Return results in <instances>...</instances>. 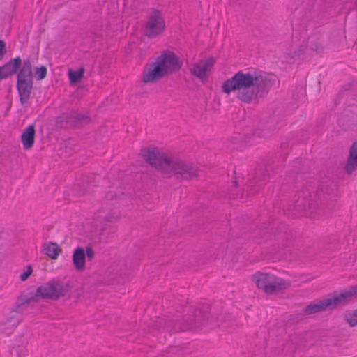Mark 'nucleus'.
Here are the masks:
<instances>
[{"instance_id":"nucleus-6","label":"nucleus","mask_w":357,"mask_h":357,"mask_svg":"<svg viewBox=\"0 0 357 357\" xmlns=\"http://www.w3.org/2000/svg\"><path fill=\"white\" fill-rule=\"evenodd\" d=\"M354 296H357V288L354 287L348 291L340 293L335 292L332 296L319 300L317 303H312L306 305L303 309V312L305 315H312L333 310L340 304L349 301Z\"/></svg>"},{"instance_id":"nucleus-10","label":"nucleus","mask_w":357,"mask_h":357,"mask_svg":"<svg viewBox=\"0 0 357 357\" xmlns=\"http://www.w3.org/2000/svg\"><path fill=\"white\" fill-rule=\"evenodd\" d=\"M141 155L146 162L151 167H155L162 174L169 169V160L171 156H168L164 153L160 151L155 147H148L142 149Z\"/></svg>"},{"instance_id":"nucleus-15","label":"nucleus","mask_w":357,"mask_h":357,"mask_svg":"<svg viewBox=\"0 0 357 357\" xmlns=\"http://www.w3.org/2000/svg\"><path fill=\"white\" fill-rule=\"evenodd\" d=\"M324 50L322 45L313 37L308 39L307 45L304 47L300 46L296 53L298 56H302L303 59H307L305 55H310L313 52L321 53Z\"/></svg>"},{"instance_id":"nucleus-8","label":"nucleus","mask_w":357,"mask_h":357,"mask_svg":"<svg viewBox=\"0 0 357 357\" xmlns=\"http://www.w3.org/2000/svg\"><path fill=\"white\" fill-rule=\"evenodd\" d=\"M168 167L169 169L164 174L165 176L173 174L177 179L191 180L199 176L197 167L179 158L171 156Z\"/></svg>"},{"instance_id":"nucleus-2","label":"nucleus","mask_w":357,"mask_h":357,"mask_svg":"<svg viewBox=\"0 0 357 357\" xmlns=\"http://www.w3.org/2000/svg\"><path fill=\"white\" fill-rule=\"evenodd\" d=\"M210 310L207 305H203L199 308L191 307L183 318L178 314L169 315L164 319L157 318L154 326H162L164 332L169 334L199 328L210 321Z\"/></svg>"},{"instance_id":"nucleus-3","label":"nucleus","mask_w":357,"mask_h":357,"mask_svg":"<svg viewBox=\"0 0 357 357\" xmlns=\"http://www.w3.org/2000/svg\"><path fill=\"white\" fill-rule=\"evenodd\" d=\"M333 192V188L328 185H321L316 191L303 189L298 194L294 209L299 215H308L317 212L320 213L324 210L325 202L331 199Z\"/></svg>"},{"instance_id":"nucleus-13","label":"nucleus","mask_w":357,"mask_h":357,"mask_svg":"<svg viewBox=\"0 0 357 357\" xmlns=\"http://www.w3.org/2000/svg\"><path fill=\"white\" fill-rule=\"evenodd\" d=\"M214 63L215 59L213 57H210L206 60H201L198 63H194L190 71L193 76H195L202 81H204L207 79L208 77V72L213 66Z\"/></svg>"},{"instance_id":"nucleus-7","label":"nucleus","mask_w":357,"mask_h":357,"mask_svg":"<svg viewBox=\"0 0 357 357\" xmlns=\"http://www.w3.org/2000/svg\"><path fill=\"white\" fill-rule=\"evenodd\" d=\"M32 64L29 59H24L23 66L17 76L16 88L19 93L21 105L29 102L33 89Z\"/></svg>"},{"instance_id":"nucleus-5","label":"nucleus","mask_w":357,"mask_h":357,"mask_svg":"<svg viewBox=\"0 0 357 357\" xmlns=\"http://www.w3.org/2000/svg\"><path fill=\"white\" fill-rule=\"evenodd\" d=\"M183 65L182 61L172 51L165 50L150 64V68L144 74L143 82H154L168 74L178 71Z\"/></svg>"},{"instance_id":"nucleus-19","label":"nucleus","mask_w":357,"mask_h":357,"mask_svg":"<svg viewBox=\"0 0 357 357\" xmlns=\"http://www.w3.org/2000/svg\"><path fill=\"white\" fill-rule=\"evenodd\" d=\"M344 169L348 174L357 169V142H354L349 149V155Z\"/></svg>"},{"instance_id":"nucleus-23","label":"nucleus","mask_w":357,"mask_h":357,"mask_svg":"<svg viewBox=\"0 0 357 357\" xmlns=\"http://www.w3.org/2000/svg\"><path fill=\"white\" fill-rule=\"evenodd\" d=\"M344 319L349 326H356L357 325V310H354L351 313L346 314Z\"/></svg>"},{"instance_id":"nucleus-28","label":"nucleus","mask_w":357,"mask_h":357,"mask_svg":"<svg viewBox=\"0 0 357 357\" xmlns=\"http://www.w3.org/2000/svg\"><path fill=\"white\" fill-rule=\"evenodd\" d=\"M33 272V268L31 266L29 265L27 266L26 267V271H24L22 274H21L20 275V280L22 281H25L31 275V274Z\"/></svg>"},{"instance_id":"nucleus-17","label":"nucleus","mask_w":357,"mask_h":357,"mask_svg":"<svg viewBox=\"0 0 357 357\" xmlns=\"http://www.w3.org/2000/svg\"><path fill=\"white\" fill-rule=\"evenodd\" d=\"M73 263L77 271H83L85 269L86 255L84 248L79 246L74 250Z\"/></svg>"},{"instance_id":"nucleus-29","label":"nucleus","mask_w":357,"mask_h":357,"mask_svg":"<svg viewBox=\"0 0 357 357\" xmlns=\"http://www.w3.org/2000/svg\"><path fill=\"white\" fill-rule=\"evenodd\" d=\"M6 43L1 40H0V61L3 59L4 54L6 53Z\"/></svg>"},{"instance_id":"nucleus-26","label":"nucleus","mask_w":357,"mask_h":357,"mask_svg":"<svg viewBox=\"0 0 357 357\" xmlns=\"http://www.w3.org/2000/svg\"><path fill=\"white\" fill-rule=\"evenodd\" d=\"M86 260L91 261L95 257V252L92 247L87 246L85 250Z\"/></svg>"},{"instance_id":"nucleus-21","label":"nucleus","mask_w":357,"mask_h":357,"mask_svg":"<svg viewBox=\"0 0 357 357\" xmlns=\"http://www.w3.org/2000/svg\"><path fill=\"white\" fill-rule=\"evenodd\" d=\"M85 69L84 67L79 68L77 70H69L68 77L71 84H76L79 82L82 78Z\"/></svg>"},{"instance_id":"nucleus-11","label":"nucleus","mask_w":357,"mask_h":357,"mask_svg":"<svg viewBox=\"0 0 357 357\" xmlns=\"http://www.w3.org/2000/svg\"><path fill=\"white\" fill-rule=\"evenodd\" d=\"M165 22L163 15L158 9H152L144 26V34L149 38H154L164 32Z\"/></svg>"},{"instance_id":"nucleus-14","label":"nucleus","mask_w":357,"mask_h":357,"mask_svg":"<svg viewBox=\"0 0 357 357\" xmlns=\"http://www.w3.org/2000/svg\"><path fill=\"white\" fill-rule=\"evenodd\" d=\"M22 66L23 63L20 56L11 59L0 67V81L15 75Z\"/></svg>"},{"instance_id":"nucleus-1","label":"nucleus","mask_w":357,"mask_h":357,"mask_svg":"<svg viewBox=\"0 0 357 357\" xmlns=\"http://www.w3.org/2000/svg\"><path fill=\"white\" fill-rule=\"evenodd\" d=\"M267 85V77L256 70L247 73L239 70L222 83V91L230 94L237 91L236 98L242 102L250 104L268 93Z\"/></svg>"},{"instance_id":"nucleus-4","label":"nucleus","mask_w":357,"mask_h":357,"mask_svg":"<svg viewBox=\"0 0 357 357\" xmlns=\"http://www.w3.org/2000/svg\"><path fill=\"white\" fill-rule=\"evenodd\" d=\"M71 289L68 283L59 280L53 279L39 286L36 291L24 293L20 296L16 301L13 312L22 313L20 307L31 301H38L39 298L56 301L61 297L68 295Z\"/></svg>"},{"instance_id":"nucleus-20","label":"nucleus","mask_w":357,"mask_h":357,"mask_svg":"<svg viewBox=\"0 0 357 357\" xmlns=\"http://www.w3.org/2000/svg\"><path fill=\"white\" fill-rule=\"evenodd\" d=\"M43 247L45 254L52 259H56L62 252L56 243L50 242L48 244H44Z\"/></svg>"},{"instance_id":"nucleus-12","label":"nucleus","mask_w":357,"mask_h":357,"mask_svg":"<svg viewBox=\"0 0 357 357\" xmlns=\"http://www.w3.org/2000/svg\"><path fill=\"white\" fill-rule=\"evenodd\" d=\"M267 167H259L255 172L253 178L248 181L246 191L247 196H253L266 183L269 176L267 175Z\"/></svg>"},{"instance_id":"nucleus-22","label":"nucleus","mask_w":357,"mask_h":357,"mask_svg":"<svg viewBox=\"0 0 357 357\" xmlns=\"http://www.w3.org/2000/svg\"><path fill=\"white\" fill-rule=\"evenodd\" d=\"M56 126L60 129L70 127V124H68V113L62 114L61 116L57 117L56 120Z\"/></svg>"},{"instance_id":"nucleus-25","label":"nucleus","mask_w":357,"mask_h":357,"mask_svg":"<svg viewBox=\"0 0 357 357\" xmlns=\"http://www.w3.org/2000/svg\"><path fill=\"white\" fill-rule=\"evenodd\" d=\"M20 322V318H14V317H10L8 319L6 322H1L0 323V328H1L4 325H8L9 327H11V328L16 327ZM1 330V328H0Z\"/></svg>"},{"instance_id":"nucleus-27","label":"nucleus","mask_w":357,"mask_h":357,"mask_svg":"<svg viewBox=\"0 0 357 357\" xmlns=\"http://www.w3.org/2000/svg\"><path fill=\"white\" fill-rule=\"evenodd\" d=\"M237 186H238V182H237V181H236V180L233 181V184H232V185L231 186V188H230V190H229V191H230V194H231V195H232V196L234 197V199H236H236L240 198V199H244V192H242V193H241V195H236L234 193L233 188H237Z\"/></svg>"},{"instance_id":"nucleus-24","label":"nucleus","mask_w":357,"mask_h":357,"mask_svg":"<svg viewBox=\"0 0 357 357\" xmlns=\"http://www.w3.org/2000/svg\"><path fill=\"white\" fill-rule=\"evenodd\" d=\"M34 72L36 79L42 80L45 79V77H46L47 70L46 66H41L40 67H36L34 69Z\"/></svg>"},{"instance_id":"nucleus-31","label":"nucleus","mask_w":357,"mask_h":357,"mask_svg":"<svg viewBox=\"0 0 357 357\" xmlns=\"http://www.w3.org/2000/svg\"><path fill=\"white\" fill-rule=\"evenodd\" d=\"M176 349H177V348H176V347H173V348H172V351H174V350H176Z\"/></svg>"},{"instance_id":"nucleus-9","label":"nucleus","mask_w":357,"mask_h":357,"mask_svg":"<svg viewBox=\"0 0 357 357\" xmlns=\"http://www.w3.org/2000/svg\"><path fill=\"white\" fill-rule=\"evenodd\" d=\"M252 280L258 288L262 289L268 294H273L287 288L284 279L270 273L257 272L252 275Z\"/></svg>"},{"instance_id":"nucleus-16","label":"nucleus","mask_w":357,"mask_h":357,"mask_svg":"<svg viewBox=\"0 0 357 357\" xmlns=\"http://www.w3.org/2000/svg\"><path fill=\"white\" fill-rule=\"evenodd\" d=\"M68 124L70 127L80 128L91 122V117L87 113L72 111L68 113Z\"/></svg>"},{"instance_id":"nucleus-30","label":"nucleus","mask_w":357,"mask_h":357,"mask_svg":"<svg viewBox=\"0 0 357 357\" xmlns=\"http://www.w3.org/2000/svg\"><path fill=\"white\" fill-rule=\"evenodd\" d=\"M355 8H356V9L357 10V0L356 1Z\"/></svg>"},{"instance_id":"nucleus-18","label":"nucleus","mask_w":357,"mask_h":357,"mask_svg":"<svg viewBox=\"0 0 357 357\" xmlns=\"http://www.w3.org/2000/svg\"><path fill=\"white\" fill-rule=\"evenodd\" d=\"M35 126L33 124L29 125L24 130L21 135V141L23 144L24 149L29 150L32 148L35 139Z\"/></svg>"}]
</instances>
